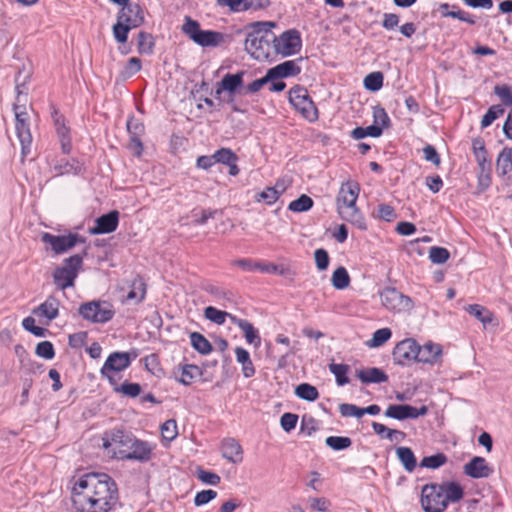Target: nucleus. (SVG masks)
I'll use <instances>...</instances> for the list:
<instances>
[{"label":"nucleus","mask_w":512,"mask_h":512,"mask_svg":"<svg viewBox=\"0 0 512 512\" xmlns=\"http://www.w3.org/2000/svg\"><path fill=\"white\" fill-rule=\"evenodd\" d=\"M71 500L76 512H110L119 500L118 487L106 473H86L74 483Z\"/></svg>","instance_id":"nucleus-1"},{"label":"nucleus","mask_w":512,"mask_h":512,"mask_svg":"<svg viewBox=\"0 0 512 512\" xmlns=\"http://www.w3.org/2000/svg\"><path fill=\"white\" fill-rule=\"evenodd\" d=\"M103 447L110 449L113 457L118 460H135L147 462L151 459L153 446L136 438L132 433L113 429L105 432Z\"/></svg>","instance_id":"nucleus-2"},{"label":"nucleus","mask_w":512,"mask_h":512,"mask_svg":"<svg viewBox=\"0 0 512 512\" xmlns=\"http://www.w3.org/2000/svg\"><path fill=\"white\" fill-rule=\"evenodd\" d=\"M274 22H253L247 27L245 51L256 60H266L273 51L275 33Z\"/></svg>","instance_id":"nucleus-3"},{"label":"nucleus","mask_w":512,"mask_h":512,"mask_svg":"<svg viewBox=\"0 0 512 512\" xmlns=\"http://www.w3.org/2000/svg\"><path fill=\"white\" fill-rule=\"evenodd\" d=\"M359 193L360 184L357 181L349 180L342 183L336 197V205L337 211L343 220L365 231L367 230L365 217L356 206Z\"/></svg>","instance_id":"nucleus-4"},{"label":"nucleus","mask_w":512,"mask_h":512,"mask_svg":"<svg viewBox=\"0 0 512 512\" xmlns=\"http://www.w3.org/2000/svg\"><path fill=\"white\" fill-rule=\"evenodd\" d=\"M182 32L194 43L201 47H217L225 42L229 35L214 30H202L200 23L186 16L182 25Z\"/></svg>","instance_id":"nucleus-5"},{"label":"nucleus","mask_w":512,"mask_h":512,"mask_svg":"<svg viewBox=\"0 0 512 512\" xmlns=\"http://www.w3.org/2000/svg\"><path fill=\"white\" fill-rule=\"evenodd\" d=\"M88 247L83 250L82 254H74L63 260L61 266L56 267L53 271L54 284L60 290L73 287L75 280L82 268L83 258L87 256Z\"/></svg>","instance_id":"nucleus-6"},{"label":"nucleus","mask_w":512,"mask_h":512,"mask_svg":"<svg viewBox=\"0 0 512 512\" xmlns=\"http://www.w3.org/2000/svg\"><path fill=\"white\" fill-rule=\"evenodd\" d=\"M289 102L307 121L313 123L318 120V109L305 87L293 86L289 91Z\"/></svg>","instance_id":"nucleus-7"},{"label":"nucleus","mask_w":512,"mask_h":512,"mask_svg":"<svg viewBox=\"0 0 512 512\" xmlns=\"http://www.w3.org/2000/svg\"><path fill=\"white\" fill-rule=\"evenodd\" d=\"M79 315L92 323H107L115 316V309L108 301L93 300L82 303L78 308Z\"/></svg>","instance_id":"nucleus-8"},{"label":"nucleus","mask_w":512,"mask_h":512,"mask_svg":"<svg viewBox=\"0 0 512 512\" xmlns=\"http://www.w3.org/2000/svg\"><path fill=\"white\" fill-rule=\"evenodd\" d=\"M15 114V130L16 135L21 144L22 157H26L31 152L32 135L30 131V117L24 105H13Z\"/></svg>","instance_id":"nucleus-9"},{"label":"nucleus","mask_w":512,"mask_h":512,"mask_svg":"<svg viewBox=\"0 0 512 512\" xmlns=\"http://www.w3.org/2000/svg\"><path fill=\"white\" fill-rule=\"evenodd\" d=\"M442 483H429L422 487L421 506L425 512H443L446 507Z\"/></svg>","instance_id":"nucleus-10"},{"label":"nucleus","mask_w":512,"mask_h":512,"mask_svg":"<svg viewBox=\"0 0 512 512\" xmlns=\"http://www.w3.org/2000/svg\"><path fill=\"white\" fill-rule=\"evenodd\" d=\"M302 48L301 34L297 29H288L280 34L275 35L273 51L282 57L293 56L300 52Z\"/></svg>","instance_id":"nucleus-11"},{"label":"nucleus","mask_w":512,"mask_h":512,"mask_svg":"<svg viewBox=\"0 0 512 512\" xmlns=\"http://www.w3.org/2000/svg\"><path fill=\"white\" fill-rule=\"evenodd\" d=\"M380 299L387 310L397 313L410 311L414 307L412 299L394 287H385L380 292Z\"/></svg>","instance_id":"nucleus-12"},{"label":"nucleus","mask_w":512,"mask_h":512,"mask_svg":"<svg viewBox=\"0 0 512 512\" xmlns=\"http://www.w3.org/2000/svg\"><path fill=\"white\" fill-rule=\"evenodd\" d=\"M417 341L413 338H406L393 349L392 356L394 363L400 366H410L417 359Z\"/></svg>","instance_id":"nucleus-13"},{"label":"nucleus","mask_w":512,"mask_h":512,"mask_svg":"<svg viewBox=\"0 0 512 512\" xmlns=\"http://www.w3.org/2000/svg\"><path fill=\"white\" fill-rule=\"evenodd\" d=\"M141 25L134 22L132 15H128L125 9H120L117 13V21L112 26V33L115 41L119 44H125L128 40L129 32Z\"/></svg>","instance_id":"nucleus-14"},{"label":"nucleus","mask_w":512,"mask_h":512,"mask_svg":"<svg viewBox=\"0 0 512 512\" xmlns=\"http://www.w3.org/2000/svg\"><path fill=\"white\" fill-rule=\"evenodd\" d=\"M428 413V407L422 405L417 408L409 404H391L387 407L384 415L399 421L406 419H416L419 416H425Z\"/></svg>","instance_id":"nucleus-15"},{"label":"nucleus","mask_w":512,"mask_h":512,"mask_svg":"<svg viewBox=\"0 0 512 512\" xmlns=\"http://www.w3.org/2000/svg\"><path fill=\"white\" fill-rule=\"evenodd\" d=\"M496 172L503 180V186L512 194V149L504 147L496 160Z\"/></svg>","instance_id":"nucleus-16"},{"label":"nucleus","mask_w":512,"mask_h":512,"mask_svg":"<svg viewBox=\"0 0 512 512\" xmlns=\"http://www.w3.org/2000/svg\"><path fill=\"white\" fill-rule=\"evenodd\" d=\"M119 224V212L117 210L109 211L99 216L95 220V225L89 228L91 235L109 234L114 232Z\"/></svg>","instance_id":"nucleus-17"},{"label":"nucleus","mask_w":512,"mask_h":512,"mask_svg":"<svg viewBox=\"0 0 512 512\" xmlns=\"http://www.w3.org/2000/svg\"><path fill=\"white\" fill-rule=\"evenodd\" d=\"M41 241L44 244H48L56 255L66 253L73 248V239L70 236V232L64 235H54L49 232H43L41 234Z\"/></svg>","instance_id":"nucleus-18"},{"label":"nucleus","mask_w":512,"mask_h":512,"mask_svg":"<svg viewBox=\"0 0 512 512\" xmlns=\"http://www.w3.org/2000/svg\"><path fill=\"white\" fill-rule=\"evenodd\" d=\"M463 472L473 479H480L489 477L493 473V468L488 465L485 458L475 456L464 465Z\"/></svg>","instance_id":"nucleus-19"},{"label":"nucleus","mask_w":512,"mask_h":512,"mask_svg":"<svg viewBox=\"0 0 512 512\" xmlns=\"http://www.w3.org/2000/svg\"><path fill=\"white\" fill-rule=\"evenodd\" d=\"M302 60L303 57H299L297 60H287L268 69L267 71L272 80L297 76L301 73V67L297 62Z\"/></svg>","instance_id":"nucleus-20"},{"label":"nucleus","mask_w":512,"mask_h":512,"mask_svg":"<svg viewBox=\"0 0 512 512\" xmlns=\"http://www.w3.org/2000/svg\"><path fill=\"white\" fill-rule=\"evenodd\" d=\"M60 301L54 295H49L46 300L32 310V314L37 317L47 319L46 324L56 319L59 315Z\"/></svg>","instance_id":"nucleus-21"},{"label":"nucleus","mask_w":512,"mask_h":512,"mask_svg":"<svg viewBox=\"0 0 512 512\" xmlns=\"http://www.w3.org/2000/svg\"><path fill=\"white\" fill-rule=\"evenodd\" d=\"M247 71L240 70L237 73H227L220 80L222 83V89H226L229 96H235V94H244V76Z\"/></svg>","instance_id":"nucleus-22"},{"label":"nucleus","mask_w":512,"mask_h":512,"mask_svg":"<svg viewBox=\"0 0 512 512\" xmlns=\"http://www.w3.org/2000/svg\"><path fill=\"white\" fill-rule=\"evenodd\" d=\"M221 455L231 463H241L243 461L242 446L234 438H225L221 442Z\"/></svg>","instance_id":"nucleus-23"},{"label":"nucleus","mask_w":512,"mask_h":512,"mask_svg":"<svg viewBox=\"0 0 512 512\" xmlns=\"http://www.w3.org/2000/svg\"><path fill=\"white\" fill-rule=\"evenodd\" d=\"M128 367V356L120 351H115L109 354L100 370V373L101 375H106L107 372H121Z\"/></svg>","instance_id":"nucleus-24"},{"label":"nucleus","mask_w":512,"mask_h":512,"mask_svg":"<svg viewBox=\"0 0 512 512\" xmlns=\"http://www.w3.org/2000/svg\"><path fill=\"white\" fill-rule=\"evenodd\" d=\"M230 321L244 333L247 343L254 344L256 347L260 346L261 337L259 332L248 320L238 318L235 315H230Z\"/></svg>","instance_id":"nucleus-25"},{"label":"nucleus","mask_w":512,"mask_h":512,"mask_svg":"<svg viewBox=\"0 0 512 512\" xmlns=\"http://www.w3.org/2000/svg\"><path fill=\"white\" fill-rule=\"evenodd\" d=\"M174 378L177 382L189 386L197 377L202 375L201 369L194 364L179 365L177 370L173 371Z\"/></svg>","instance_id":"nucleus-26"},{"label":"nucleus","mask_w":512,"mask_h":512,"mask_svg":"<svg viewBox=\"0 0 512 512\" xmlns=\"http://www.w3.org/2000/svg\"><path fill=\"white\" fill-rule=\"evenodd\" d=\"M356 377L364 384H380L388 381V375L378 367L356 370Z\"/></svg>","instance_id":"nucleus-27"},{"label":"nucleus","mask_w":512,"mask_h":512,"mask_svg":"<svg viewBox=\"0 0 512 512\" xmlns=\"http://www.w3.org/2000/svg\"><path fill=\"white\" fill-rule=\"evenodd\" d=\"M417 359L416 362L434 364L442 353L440 345L427 343L424 346H420L417 343Z\"/></svg>","instance_id":"nucleus-28"},{"label":"nucleus","mask_w":512,"mask_h":512,"mask_svg":"<svg viewBox=\"0 0 512 512\" xmlns=\"http://www.w3.org/2000/svg\"><path fill=\"white\" fill-rule=\"evenodd\" d=\"M439 11L442 17H451L458 19L470 25H475L476 21L471 14L461 10L457 5H450L449 3H441Z\"/></svg>","instance_id":"nucleus-29"},{"label":"nucleus","mask_w":512,"mask_h":512,"mask_svg":"<svg viewBox=\"0 0 512 512\" xmlns=\"http://www.w3.org/2000/svg\"><path fill=\"white\" fill-rule=\"evenodd\" d=\"M53 169L57 176L65 174L79 175L84 171L83 163L75 158L71 160L62 159L54 165Z\"/></svg>","instance_id":"nucleus-30"},{"label":"nucleus","mask_w":512,"mask_h":512,"mask_svg":"<svg viewBox=\"0 0 512 512\" xmlns=\"http://www.w3.org/2000/svg\"><path fill=\"white\" fill-rule=\"evenodd\" d=\"M396 456L407 472H413L417 466V459L410 447L399 446L395 449Z\"/></svg>","instance_id":"nucleus-31"},{"label":"nucleus","mask_w":512,"mask_h":512,"mask_svg":"<svg viewBox=\"0 0 512 512\" xmlns=\"http://www.w3.org/2000/svg\"><path fill=\"white\" fill-rule=\"evenodd\" d=\"M136 44L138 54L150 56L154 53L155 38L151 33L140 31L136 36Z\"/></svg>","instance_id":"nucleus-32"},{"label":"nucleus","mask_w":512,"mask_h":512,"mask_svg":"<svg viewBox=\"0 0 512 512\" xmlns=\"http://www.w3.org/2000/svg\"><path fill=\"white\" fill-rule=\"evenodd\" d=\"M465 311L479 320L484 326L491 324L494 320V314L486 307L480 304H469L464 307Z\"/></svg>","instance_id":"nucleus-33"},{"label":"nucleus","mask_w":512,"mask_h":512,"mask_svg":"<svg viewBox=\"0 0 512 512\" xmlns=\"http://www.w3.org/2000/svg\"><path fill=\"white\" fill-rule=\"evenodd\" d=\"M443 490H445L443 496H445L446 507L449 502L456 503L459 502L464 496L463 487L455 481H445L442 482Z\"/></svg>","instance_id":"nucleus-34"},{"label":"nucleus","mask_w":512,"mask_h":512,"mask_svg":"<svg viewBox=\"0 0 512 512\" xmlns=\"http://www.w3.org/2000/svg\"><path fill=\"white\" fill-rule=\"evenodd\" d=\"M236 360L242 365V373L245 378H251L255 375V367L250 358L249 352L243 347H236L235 349Z\"/></svg>","instance_id":"nucleus-35"},{"label":"nucleus","mask_w":512,"mask_h":512,"mask_svg":"<svg viewBox=\"0 0 512 512\" xmlns=\"http://www.w3.org/2000/svg\"><path fill=\"white\" fill-rule=\"evenodd\" d=\"M146 296V283L144 279L137 276L130 285V291L128 292L126 299L134 300L137 304L141 303Z\"/></svg>","instance_id":"nucleus-36"},{"label":"nucleus","mask_w":512,"mask_h":512,"mask_svg":"<svg viewBox=\"0 0 512 512\" xmlns=\"http://www.w3.org/2000/svg\"><path fill=\"white\" fill-rule=\"evenodd\" d=\"M329 371L335 376V380L338 386H344L350 382L347 376L350 366L343 363H331L329 364Z\"/></svg>","instance_id":"nucleus-37"},{"label":"nucleus","mask_w":512,"mask_h":512,"mask_svg":"<svg viewBox=\"0 0 512 512\" xmlns=\"http://www.w3.org/2000/svg\"><path fill=\"white\" fill-rule=\"evenodd\" d=\"M350 281V276L345 267L339 266L337 269L334 270L331 277V283L335 289L343 290L347 288L350 284Z\"/></svg>","instance_id":"nucleus-38"},{"label":"nucleus","mask_w":512,"mask_h":512,"mask_svg":"<svg viewBox=\"0 0 512 512\" xmlns=\"http://www.w3.org/2000/svg\"><path fill=\"white\" fill-rule=\"evenodd\" d=\"M295 395L298 398L309 402L316 401L319 398L318 389L309 383H301L297 385L295 388Z\"/></svg>","instance_id":"nucleus-39"},{"label":"nucleus","mask_w":512,"mask_h":512,"mask_svg":"<svg viewBox=\"0 0 512 512\" xmlns=\"http://www.w3.org/2000/svg\"><path fill=\"white\" fill-rule=\"evenodd\" d=\"M192 347L200 354L207 355L212 351L211 343L199 332L190 334Z\"/></svg>","instance_id":"nucleus-40"},{"label":"nucleus","mask_w":512,"mask_h":512,"mask_svg":"<svg viewBox=\"0 0 512 512\" xmlns=\"http://www.w3.org/2000/svg\"><path fill=\"white\" fill-rule=\"evenodd\" d=\"M145 369L157 378L165 375L164 369L161 367L158 354L152 353L143 359Z\"/></svg>","instance_id":"nucleus-41"},{"label":"nucleus","mask_w":512,"mask_h":512,"mask_svg":"<svg viewBox=\"0 0 512 512\" xmlns=\"http://www.w3.org/2000/svg\"><path fill=\"white\" fill-rule=\"evenodd\" d=\"M372 428L375 434H383L384 431H387V435L389 436V440L391 442H402L406 438L405 432L397 429L388 428L384 424L378 422H372Z\"/></svg>","instance_id":"nucleus-42"},{"label":"nucleus","mask_w":512,"mask_h":512,"mask_svg":"<svg viewBox=\"0 0 512 512\" xmlns=\"http://www.w3.org/2000/svg\"><path fill=\"white\" fill-rule=\"evenodd\" d=\"M384 75L380 71L371 72L365 76L363 85L370 92H377L383 87Z\"/></svg>","instance_id":"nucleus-43"},{"label":"nucleus","mask_w":512,"mask_h":512,"mask_svg":"<svg viewBox=\"0 0 512 512\" xmlns=\"http://www.w3.org/2000/svg\"><path fill=\"white\" fill-rule=\"evenodd\" d=\"M283 192L284 188H282V190H278L277 187H267L265 190L255 195V201L265 202L267 205H272L279 199Z\"/></svg>","instance_id":"nucleus-44"},{"label":"nucleus","mask_w":512,"mask_h":512,"mask_svg":"<svg viewBox=\"0 0 512 512\" xmlns=\"http://www.w3.org/2000/svg\"><path fill=\"white\" fill-rule=\"evenodd\" d=\"M313 205V199L306 194H302L297 199L289 203L288 209L292 212H306L310 210Z\"/></svg>","instance_id":"nucleus-45"},{"label":"nucleus","mask_w":512,"mask_h":512,"mask_svg":"<svg viewBox=\"0 0 512 512\" xmlns=\"http://www.w3.org/2000/svg\"><path fill=\"white\" fill-rule=\"evenodd\" d=\"M230 315L232 314L213 306H208L204 309L205 318L217 325L224 324L227 317L230 319Z\"/></svg>","instance_id":"nucleus-46"},{"label":"nucleus","mask_w":512,"mask_h":512,"mask_svg":"<svg viewBox=\"0 0 512 512\" xmlns=\"http://www.w3.org/2000/svg\"><path fill=\"white\" fill-rule=\"evenodd\" d=\"M203 290L208 294L212 295L216 300L232 302L234 298V295L231 291L225 290L222 287L213 284L204 285Z\"/></svg>","instance_id":"nucleus-47"},{"label":"nucleus","mask_w":512,"mask_h":512,"mask_svg":"<svg viewBox=\"0 0 512 512\" xmlns=\"http://www.w3.org/2000/svg\"><path fill=\"white\" fill-rule=\"evenodd\" d=\"M325 444L334 451H342L352 445V440L346 436H329L325 439Z\"/></svg>","instance_id":"nucleus-48"},{"label":"nucleus","mask_w":512,"mask_h":512,"mask_svg":"<svg viewBox=\"0 0 512 512\" xmlns=\"http://www.w3.org/2000/svg\"><path fill=\"white\" fill-rule=\"evenodd\" d=\"M504 112V108L499 104L489 107L487 112L482 117L481 128L489 127L496 119L502 116Z\"/></svg>","instance_id":"nucleus-49"},{"label":"nucleus","mask_w":512,"mask_h":512,"mask_svg":"<svg viewBox=\"0 0 512 512\" xmlns=\"http://www.w3.org/2000/svg\"><path fill=\"white\" fill-rule=\"evenodd\" d=\"M447 462V456L444 453H436L431 456H426L420 461V467L437 469Z\"/></svg>","instance_id":"nucleus-50"},{"label":"nucleus","mask_w":512,"mask_h":512,"mask_svg":"<svg viewBox=\"0 0 512 512\" xmlns=\"http://www.w3.org/2000/svg\"><path fill=\"white\" fill-rule=\"evenodd\" d=\"M392 336V331L390 328H381L376 330L372 338L369 340L368 345L370 347H380L384 343H386Z\"/></svg>","instance_id":"nucleus-51"},{"label":"nucleus","mask_w":512,"mask_h":512,"mask_svg":"<svg viewBox=\"0 0 512 512\" xmlns=\"http://www.w3.org/2000/svg\"><path fill=\"white\" fill-rule=\"evenodd\" d=\"M114 391L125 396L135 398L141 393V386L138 383L125 381L120 386H115Z\"/></svg>","instance_id":"nucleus-52"},{"label":"nucleus","mask_w":512,"mask_h":512,"mask_svg":"<svg viewBox=\"0 0 512 512\" xmlns=\"http://www.w3.org/2000/svg\"><path fill=\"white\" fill-rule=\"evenodd\" d=\"M450 258V252L440 246H433L429 250V259L434 264H444Z\"/></svg>","instance_id":"nucleus-53"},{"label":"nucleus","mask_w":512,"mask_h":512,"mask_svg":"<svg viewBox=\"0 0 512 512\" xmlns=\"http://www.w3.org/2000/svg\"><path fill=\"white\" fill-rule=\"evenodd\" d=\"M215 163L230 164L233 161H238V156L230 148H221L213 154Z\"/></svg>","instance_id":"nucleus-54"},{"label":"nucleus","mask_w":512,"mask_h":512,"mask_svg":"<svg viewBox=\"0 0 512 512\" xmlns=\"http://www.w3.org/2000/svg\"><path fill=\"white\" fill-rule=\"evenodd\" d=\"M373 119L374 124L382 127V130L391 126V120L386 110L380 105H377L373 108Z\"/></svg>","instance_id":"nucleus-55"},{"label":"nucleus","mask_w":512,"mask_h":512,"mask_svg":"<svg viewBox=\"0 0 512 512\" xmlns=\"http://www.w3.org/2000/svg\"><path fill=\"white\" fill-rule=\"evenodd\" d=\"M142 68V61L140 58L138 57H131L125 67L123 68V70L121 71V76L124 78V79H127V78H131L132 76H134L136 73H138Z\"/></svg>","instance_id":"nucleus-56"},{"label":"nucleus","mask_w":512,"mask_h":512,"mask_svg":"<svg viewBox=\"0 0 512 512\" xmlns=\"http://www.w3.org/2000/svg\"><path fill=\"white\" fill-rule=\"evenodd\" d=\"M494 94L497 95L503 105L512 109V88L507 84L496 85L494 87Z\"/></svg>","instance_id":"nucleus-57"},{"label":"nucleus","mask_w":512,"mask_h":512,"mask_svg":"<svg viewBox=\"0 0 512 512\" xmlns=\"http://www.w3.org/2000/svg\"><path fill=\"white\" fill-rule=\"evenodd\" d=\"M196 475H197V478L201 482L208 484V485L216 486L221 481V478L217 473L210 471V470H205L201 467L197 468Z\"/></svg>","instance_id":"nucleus-58"},{"label":"nucleus","mask_w":512,"mask_h":512,"mask_svg":"<svg viewBox=\"0 0 512 512\" xmlns=\"http://www.w3.org/2000/svg\"><path fill=\"white\" fill-rule=\"evenodd\" d=\"M35 354L43 359L51 360L55 356L54 345L50 341L39 342L36 346Z\"/></svg>","instance_id":"nucleus-59"},{"label":"nucleus","mask_w":512,"mask_h":512,"mask_svg":"<svg viewBox=\"0 0 512 512\" xmlns=\"http://www.w3.org/2000/svg\"><path fill=\"white\" fill-rule=\"evenodd\" d=\"M161 434L164 440L172 441L177 435V423L174 419H169L165 421L161 426Z\"/></svg>","instance_id":"nucleus-60"},{"label":"nucleus","mask_w":512,"mask_h":512,"mask_svg":"<svg viewBox=\"0 0 512 512\" xmlns=\"http://www.w3.org/2000/svg\"><path fill=\"white\" fill-rule=\"evenodd\" d=\"M339 412L343 417H356L361 418L364 416L363 408L354 404L342 403L339 405Z\"/></svg>","instance_id":"nucleus-61"},{"label":"nucleus","mask_w":512,"mask_h":512,"mask_svg":"<svg viewBox=\"0 0 512 512\" xmlns=\"http://www.w3.org/2000/svg\"><path fill=\"white\" fill-rule=\"evenodd\" d=\"M126 126L130 137L142 136L145 132L144 124L141 122V120L135 118L133 115L128 118Z\"/></svg>","instance_id":"nucleus-62"},{"label":"nucleus","mask_w":512,"mask_h":512,"mask_svg":"<svg viewBox=\"0 0 512 512\" xmlns=\"http://www.w3.org/2000/svg\"><path fill=\"white\" fill-rule=\"evenodd\" d=\"M270 81H273V80H272V78L270 77V75H269V73L267 71L266 74L263 77H261L259 79H256L253 82H251L250 84H248L247 86H245L244 87V94L257 93L258 91H260Z\"/></svg>","instance_id":"nucleus-63"},{"label":"nucleus","mask_w":512,"mask_h":512,"mask_svg":"<svg viewBox=\"0 0 512 512\" xmlns=\"http://www.w3.org/2000/svg\"><path fill=\"white\" fill-rule=\"evenodd\" d=\"M314 259L316 267L320 271H324L328 268L330 263V257L328 252L323 248H318L314 252Z\"/></svg>","instance_id":"nucleus-64"}]
</instances>
